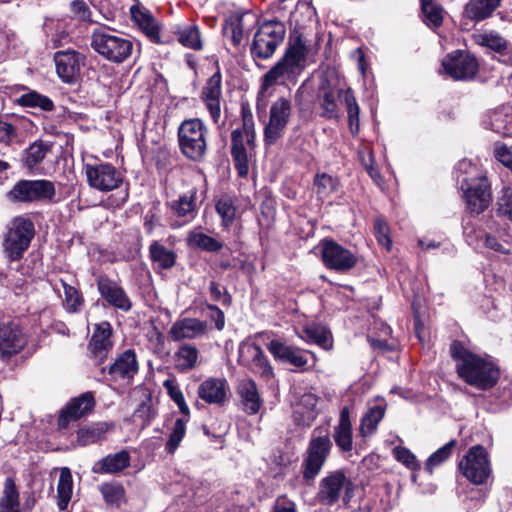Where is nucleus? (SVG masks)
Listing matches in <instances>:
<instances>
[{"label":"nucleus","instance_id":"obj_16","mask_svg":"<svg viewBox=\"0 0 512 512\" xmlns=\"http://www.w3.org/2000/svg\"><path fill=\"white\" fill-rule=\"evenodd\" d=\"M94 407L95 399L92 392H86L71 399L60 412L58 426L67 428L70 422L88 415Z\"/></svg>","mask_w":512,"mask_h":512},{"label":"nucleus","instance_id":"obj_60","mask_svg":"<svg viewBox=\"0 0 512 512\" xmlns=\"http://www.w3.org/2000/svg\"><path fill=\"white\" fill-rule=\"evenodd\" d=\"M393 455L397 459V461L401 462L409 469L415 470L419 467L415 455L405 447H395L393 449Z\"/></svg>","mask_w":512,"mask_h":512},{"label":"nucleus","instance_id":"obj_61","mask_svg":"<svg viewBox=\"0 0 512 512\" xmlns=\"http://www.w3.org/2000/svg\"><path fill=\"white\" fill-rule=\"evenodd\" d=\"M374 231L378 242L389 249L391 246V240L388 236L387 223L383 219L377 218L374 222Z\"/></svg>","mask_w":512,"mask_h":512},{"label":"nucleus","instance_id":"obj_27","mask_svg":"<svg viewBox=\"0 0 512 512\" xmlns=\"http://www.w3.org/2000/svg\"><path fill=\"white\" fill-rule=\"evenodd\" d=\"M236 391L239 395L244 412L249 415H254L259 412L263 401L254 380L250 378L240 380L237 384Z\"/></svg>","mask_w":512,"mask_h":512},{"label":"nucleus","instance_id":"obj_17","mask_svg":"<svg viewBox=\"0 0 512 512\" xmlns=\"http://www.w3.org/2000/svg\"><path fill=\"white\" fill-rule=\"evenodd\" d=\"M85 57L74 51H58L54 55L58 76L66 83H73L80 74Z\"/></svg>","mask_w":512,"mask_h":512},{"label":"nucleus","instance_id":"obj_29","mask_svg":"<svg viewBox=\"0 0 512 512\" xmlns=\"http://www.w3.org/2000/svg\"><path fill=\"white\" fill-rule=\"evenodd\" d=\"M502 0H469L464 7L463 17L479 22L489 18L500 6Z\"/></svg>","mask_w":512,"mask_h":512},{"label":"nucleus","instance_id":"obj_58","mask_svg":"<svg viewBox=\"0 0 512 512\" xmlns=\"http://www.w3.org/2000/svg\"><path fill=\"white\" fill-rule=\"evenodd\" d=\"M216 211L222 218L223 224L225 226H228L233 222L235 218L236 209L230 198H221L216 203Z\"/></svg>","mask_w":512,"mask_h":512},{"label":"nucleus","instance_id":"obj_41","mask_svg":"<svg viewBox=\"0 0 512 512\" xmlns=\"http://www.w3.org/2000/svg\"><path fill=\"white\" fill-rule=\"evenodd\" d=\"M343 89H338L334 91L332 89H326L320 95V107L322 108L321 116L328 119H333L338 117V104L337 99L343 97L344 98Z\"/></svg>","mask_w":512,"mask_h":512},{"label":"nucleus","instance_id":"obj_33","mask_svg":"<svg viewBox=\"0 0 512 512\" xmlns=\"http://www.w3.org/2000/svg\"><path fill=\"white\" fill-rule=\"evenodd\" d=\"M298 75L290 72V68L280 59L261 79V91L285 81H294Z\"/></svg>","mask_w":512,"mask_h":512},{"label":"nucleus","instance_id":"obj_59","mask_svg":"<svg viewBox=\"0 0 512 512\" xmlns=\"http://www.w3.org/2000/svg\"><path fill=\"white\" fill-rule=\"evenodd\" d=\"M65 304L71 312H76L83 304V298L79 291L67 284H64Z\"/></svg>","mask_w":512,"mask_h":512},{"label":"nucleus","instance_id":"obj_34","mask_svg":"<svg viewBox=\"0 0 512 512\" xmlns=\"http://www.w3.org/2000/svg\"><path fill=\"white\" fill-rule=\"evenodd\" d=\"M300 337L307 342H312L328 350L332 347V336L330 331L319 324L306 325L300 334Z\"/></svg>","mask_w":512,"mask_h":512},{"label":"nucleus","instance_id":"obj_49","mask_svg":"<svg viewBox=\"0 0 512 512\" xmlns=\"http://www.w3.org/2000/svg\"><path fill=\"white\" fill-rule=\"evenodd\" d=\"M188 242L204 251L218 252L223 248V243L202 232H193L189 235Z\"/></svg>","mask_w":512,"mask_h":512},{"label":"nucleus","instance_id":"obj_52","mask_svg":"<svg viewBox=\"0 0 512 512\" xmlns=\"http://www.w3.org/2000/svg\"><path fill=\"white\" fill-rule=\"evenodd\" d=\"M224 34L235 47L239 46L244 36L243 16L231 17L224 26Z\"/></svg>","mask_w":512,"mask_h":512},{"label":"nucleus","instance_id":"obj_62","mask_svg":"<svg viewBox=\"0 0 512 512\" xmlns=\"http://www.w3.org/2000/svg\"><path fill=\"white\" fill-rule=\"evenodd\" d=\"M148 340L153 346L154 353L161 354L164 352L165 336L157 327H153L152 330L149 331Z\"/></svg>","mask_w":512,"mask_h":512},{"label":"nucleus","instance_id":"obj_10","mask_svg":"<svg viewBox=\"0 0 512 512\" xmlns=\"http://www.w3.org/2000/svg\"><path fill=\"white\" fill-rule=\"evenodd\" d=\"M291 115V100L280 97L271 104L269 120L264 127V141L266 144L273 145L283 136Z\"/></svg>","mask_w":512,"mask_h":512},{"label":"nucleus","instance_id":"obj_47","mask_svg":"<svg viewBox=\"0 0 512 512\" xmlns=\"http://www.w3.org/2000/svg\"><path fill=\"white\" fill-rule=\"evenodd\" d=\"M344 104L347 110L350 132L353 135H357L359 132L360 108L351 88L346 89L344 92Z\"/></svg>","mask_w":512,"mask_h":512},{"label":"nucleus","instance_id":"obj_36","mask_svg":"<svg viewBox=\"0 0 512 512\" xmlns=\"http://www.w3.org/2000/svg\"><path fill=\"white\" fill-rule=\"evenodd\" d=\"M151 261L160 269H171L176 263V254L158 241H153L149 246Z\"/></svg>","mask_w":512,"mask_h":512},{"label":"nucleus","instance_id":"obj_48","mask_svg":"<svg viewBox=\"0 0 512 512\" xmlns=\"http://www.w3.org/2000/svg\"><path fill=\"white\" fill-rule=\"evenodd\" d=\"M99 490L108 505L120 507L125 502V489L116 482H106L100 485Z\"/></svg>","mask_w":512,"mask_h":512},{"label":"nucleus","instance_id":"obj_13","mask_svg":"<svg viewBox=\"0 0 512 512\" xmlns=\"http://www.w3.org/2000/svg\"><path fill=\"white\" fill-rule=\"evenodd\" d=\"M447 75L454 80L472 79L478 71L476 58L464 51H455L448 54L442 61Z\"/></svg>","mask_w":512,"mask_h":512},{"label":"nucleus","instance_id":"obj_8","mask_svg":"<svg viewBox=\"0 0 512 512\" xmlns=\"http://www.w3.org/2000/svg\"><path fill=\"white\" fill-rule=\"evenodd\" d=\"M285 34L283 22L277 19L264 20L258 27L250 47L253 58L266 60L272 57L283 42Z\"/></svg>","mask_w":512,"mask_h":512},{"label":"nucleus","instance_id":"obj_42","mask_svg":"<svg viewBox=\"0 0 512 512\" xmlns=\"http://www.w3.org/2000/svg\"><path fill=\"white\" fill-rule=\"evenodd\" d=\"M73 492V479L69 468L63 467L60 470V477L57 485L58 506L60 510H65L71 500Z\"/></svg>","mask_w":512,"mask_h":512},{"label":"nucleus","instance_id":"obj_25","mask_svg":"<svg viewBox=\"0 0 512 512\" xmlns=\"http://www.w3.org/2000/svg\"><path fill=\"white\" fill-rule=\"evenodd\" d=\"M267 348L275 359L283 363L291 364L300 369H305V366L308 364L307 352L298 347L272 340L268 343Z\"/></svg>","mask_w":512,"mask_h":512},{"label":"nucleus","instance_id":"obj_35","mask_svg":"<svg viewBox=\"0 0 512 512\" xmlns=\"http://www.w3.org/2000/svg\"><path fill=\"white\" fill-rule=\"evenodd\" d=\"M199 350L192 344H182L175 352V367L181 372H187L196 367Z\"/></svg>","mask_w":512,"mask_h":512},{"label":"nucleus","instance_id":"obj_28","mask_svg":"<svg viewBox=\"0 0 512 512\" xmlns=\"http://www.w3.org/2000/svg\"><path fill=\"white\" fill-rule=\"evenodd\" d=\"M332 437L341 452L346 453L352 451L353 432L348 407H343L341 409L338 423L333 428Z\"/></svg>","mask_w":512,"mask_h":512},{"label":"nucleus","instance_id":"obj_19","mask_svg":"<svg viewBox=\"0 0 512 512\" xmlns=\"http://www.w3.org/2000/svg\"><path fill=\"white\" fill-rule=\"evenodd\" d=\"M222 76L220 71L215 72L206 82L201 92L207 110L214 124L219 125L221 118Z\"/></svg>","mask_w":512,"mask_h":512},{"label":"nucleus","instance_id":"obj_51","mask_svg":"<svg viewBox=\"0 0 512 512\" xmlns=\"http://www.w3.org/2000/svg\"><path fill=\"white\" fill-rule=\"evenodd\" d=\"M19 104L25 107H39L44 111H51L54 108V104L50 98L41 95L36 91L23 94L19 100Z\"/></svg>","mask_w":512,"mask_h":512},{"label":"nucleus","instance_id":"obj_37","mask_svg":"<svg viewBox=\"0 0 512 512\" xmlns=\"http://www.w3.org/2000/svg\"><path fill=\"white\" fill-rule=\"evenodd\" d=\"M196 198L197 192L194 190L181 195L171 203V210L176 216L186 218L189 221L196 215Z\"/></svg>","mask_w":512,"mask_h":512},{"label":"nucleus","instance_id":"obj_1","mask_svg":"<svg viewBox=\"0 0 512 512\" xmlns=\"http://www.w3.org/2000/svg\"><path fill=\"white\" fill-rule=\"evenodd\" d=\"M451 357L456 361V372L467 384L481 390L494 387L499 379V369L490 360L467 349L461 342L450 346Z\"/></svg>","mask_w":512,"mask_h":512},{"label":"nucleus","instance_id":"obj_2","mask_svg":"<svg viewBox=\"0 0 512 512\" xmlns=\"http://www.w3.org/2000/svg\"><path fill=\"white\" fill-rule=\"evenodd\" d=\"M242 126L231 133V156L238 176L245 178L255 147L253 115L248 106L241 108Z\"/></svg>","mask_w":512,"mask_h":512},{"label":"nucleus","instance_id":"obj_63","mask_svg":"<svg viewBox=\"0 0 512 512\" xmlns=\"http://www.w3.org/2000/svg\"><path fill=\"white\" fill-rule=\"evenodd\" d=\"M494 154L496 159L505 166L509 167L512 164V151L507 145L497 143L495 145Z\"/></svg>","mask_w":512,"mask_h":512},{"label":"nucleus","instance_id":"obj_44","mask_svg":"<svg viewBox=\"0 0 512 512\" xmlns=\"http://www.w3.org/2000/svg\"><path fill=\"white\" fill-rule=\"evenodd\" d=\"M313 185L317 196L320 199H326L338 191L340 182L337 177L327 173H317Z\"/></svg>","mask_w":512,"mask_h":512},{"label":"nucleus","instance_id":"obj_30","mask_svg":"<svg viewBox=\"0 0 512 512\" xmlns=\"http://www.w3.org/2000/svg\"><path fill=\"white\" fill-rule=\"evenodd\" d=\"M130 465V454L127 450H121L115 454H109L97 462L94 472L102 474H116Z\"/></svg>","mask_w":512,"mask_h":512},{"label":"nucleus","instance_id":"obj_46","mask_svg":"<svg viewBox=\"0 0 512 512\" xmlns=\"http://www.w3.org/2000/svg\"><path fill=\"white\" fill-rule=\"evenodd\" d=\"M424 22L429 27H439L443 23V8L436 0H420Z\"/></svg>","mask_w":512,"mask_h":512},{"label":"nucleus","instance_id":"obj_40","mask_svg":"<svg viewBox=\"0 0 512 512\" xmlns=\"http://www.w3.org/2000/svg\"><path fill=\"white\" fill-rule=\"evenodd\" d=\"M113 428V425L107 423H97L90 427L81 428L77 433L78 443L87 446L104 439L105 434Z\"/></svg>","mask_w":512,"mask_h":512},{"label":"nucleus","instance_id":"obj_7","mask_svg":"<svg viewBox=\"0 0 512 512\" xmlns=\"http://www.w3.org/2000/svg\"><path fill=\"white\" fill-rule=\"evenodd\" d=\"M35 234L34 223L27 217L17 216L8 226L3 240V250L10 261L23 257Z\"/></svg>","mask_w":512,"mask_h":512},{"label":"nucleus","instance_id":"obj_9","mask_svg":"<svg viewBox=\"0 0 512 512\" xmlns=\"http://www.w3.org/2000/svg\"><path fill=\"white\" fill-rule=\"evenodd\" d=\"M459 473L474 485L486 484L492 475L489 453L482 445L468 449L458 462Z\"/></svg>","mask_w":512,"mask_h":512},{"label":"nucleus","instance_id":"obj_21","mask_svg":"<svg viewBox=\"0 0 512 512\" xmlns=\"http://www.w3.org/2000/svg\"><path fill=\"white\" fill-rule=\"evenodd\" d=\"M208 326L205 321L197 318L185 317L176 320L170 330L169 336L175 342L193 340L206 335Z\"/></svg>","mask_w":512,"mask_h":512},{"label":"nucleus","instance_id":"obj_45","mask_svg":"<svg viewBox=\"0 0 512 512\" xmlns=\"http://www.w3.org/2000/svg\"><path fill=\"white\" fill-rule=\"evenodd\" d=\"M177 40L184 47L192 50H201L203 48L201 34L196 25H186L176 32Z\"/></svg>","mask_w":512,"mask_h":512},{"label":"nucleus","instance_id":"obj_53","mask_svg":"<svg viewBox=\"0 0 512 512\" xmlns=\"http://www.w3.org/2000/svg\"><path fill=\"white\" fill-rule=\"evenodd\" d=\"M253 373L259 375L262 379L268 381L274 377V371L269 363L268 358L265 356L263 350L260 351V355L255 357L251 364L247 366Z\"/></svg>","mask_w":512,"mask_h":512},{"label":"nucleus","instance_id":"obj_23","mask_svg":"<svg viewBox=\"0 0 512 512\" xmlns=\"http://www.w3.org/2000/svg\"><path fill=\"white\" fill-rule=\"evenodd\" d=\"M229 385L224 378L210 377L198 386V397L207 404L222 406L227 400Z\"/></svg>","mask_w":512,"mask_h":512},{"label":"nucleus","instance_id":"obj_39","mask_svg":"<svg viewBox=\"0 0 512 512\" xmlns=\"http://www.w3.org/2000/svg\"><path fill=\"white\" fill-rule=\"evenodd\" d=\"M0 512H21L19 493L14 480L10 477L4 483L3 494L0 498Z\"/></svg>","mask_w":512,"mask_h":512},{"label":"nucleus","instance_id":"obj_12","mask_svg":"<svg viewBox=\"0 0 512 512\" xmlns=\"http://www.w3.org/2000/svg\"><path fill=\"white\" fill-rule=\"evenodd\" d=\"M320 247L322 261L328 269L346 272L357 263V257L350 250L332 239H323L320 242Z\"/></svg>","mask_w":512,"mask_h":512},{"label":"nucleus","instance_id":"obj_4","mask_svg":"<svg viewBox=\"0 0 512 512\" xmlns=\"http://www.w3.org/2000/svg\"><path fill=\"white\" fill-rule=\"evenodd\" d=\"M208 129L199 118L184 120L178 127V145L189 160L201 162L207 153Z\"/></svg>","mask_w":512,"mask_h":512},{"label":"nucleus","instance_id":"obj_43","mask_svg":"<svg viewBox=\"0 0 512 512\" xmlns=\"http://www.w3.org/2000/svg\"><path fill=\"white\" fill-rule=\"evenodd\" d=\"M318 397L313 393H304L296 401L294 414H301L303 422L309 425L316 417L315 408Z\"/></svg>","mask_w":512,"mask_h":512},{"label":"nucleus","instance_id":"obj_55","mask_svg":"<svg viewBox=\"0 0 512 512\" xmlns=\"http://www.w3.org/2000/svg\"><path fill=\"white\" fill-rule=\"evenodd\" d=\"M496 215L512 221V190L505 188L496 202Z\"/></svg>","mask_w":512,"mask_h":512},{"label":"nucleus","instance_id":"obj_22","mask_svg":"<svg viewBox=\"0 0 512 512\" xmlns=\"http://www.w3.org/2000/svg\"><path fill=\"white\" fill-rule=\"evenodd\" d=\"M308 47L302 34L294 33L290 36L288 47L281 60L290 68V72L299 75L305 68Z\"/></svg>","mask_w":512,"mask_h":512},{"label":"nucleus","instance_id":"obj_64","mask_svg":"<svg viewBox=\"0 0 512 512\" xmlns=\"http://www.w3.org/2000/svg\"><path fill=\"white\" fill-rule=\"evenodd\" d=\"M209 293H210V297L213 301L222 302V304L226 305V306L230 305V303H231L230 295L226 292L224 294H222L221 289L216 282H214V281L210 282Z\"/></svg>","mask_w":512,"mask_h":512},{"label":"nucleus","instance_id":"obj_6","mask_svg":"<svg viewBox=\"0 0 512 512\" xmlns=\"http://www.w3.org/2000/svg\"><path fill=\"white\" fill-rule=\"evenodd\" d=\"M333 443L328 432L313 430L302 462V476L306 482L313 481L328 459Z\"/></svg>","mask_w":512,"mask_h":512},{"label":"nucleus","instance_id":"obj_11","mask_svg":"<svg viewBox=\"0 0 512 512\" xmlns=\"http://www.w3.org/2000/svg\"><path fill=\"white\" fill-rule=\"evenodd\" d=\"M84 171L90 187L108 192L118 188L123 175L110 163L85 164Z\"/></svg>","mask_w":512,"mask_h":512},{"label":"nucleus","instance_id":"obj_20","mask_svg":"<svg viewBox=\"0 0 512 512\" xmlns=\"http://www.w3.org/2000/svg\"><path fill=\"white\" fill-rule=\"evenodd\" d=\"M139 370L136 354L133 350L128 349L120 354L117 359L109 366H100L99 371L102 375L106 373L112 380L132 379Z\"/></svg>","mask_w":512,"mask_h":512},{"label":"nucleus","instance_id":"obj_57","mask_svg":"<svg viewBox=\"0 0 512 512\" xmlns=\"http://www.w3.org/2000/svg\"><path fill=\"white\" fill-rule=\"evenodd\" d=\"M478 43L499 53L507 49V41L497 33L479 35Z\"/></svg>","mask_w":512,"mask_h":512},{"label":"nucleus","instance_id":"obj_3","mask_svg":"<svg viewBox=\"0 0 512 512\" xmlns=\"http://www.w3.org/2000/svg\"><path fill=\"white\" fill-rule=\"evenodd\" d=\"M91 47L107 61L119 64L131 56L133 42L115 30L100 27L92 32Z\"/></svg>","mask_w":512,"mask_h":512},{"label":"nucleus","instance_id":"obj_50","mask_svg":"<svg viewBox=\"0 0 512 512\" xmlns=\"http://www.w3.org/2000/svg\"><path fill=\"white\" fill-rule=\"evenodd\" d=\"M456 440H450L444 446L435 451L426 461L425 469L432 474L434 469L445 461H447L452 455L453 448L456 446Z\"/></svg>","mask_w":512,"mask_h":512},{"label":"nucleus","instance_id":"obj_24","mask_svg":"<svg viewBox=\"0 0 512 512\" xmlns=\"http://www.w3.org/2000/svg\"><path fill=\"white\" fill-rule=\"evenodd\" d=\"M97 288L100 295L113 307L123 311L131 308V302L124 289L106 276L97 278Z\"/></svg>","mask_w":512,"mask_h":512},{"label":"nucleus","instance_id":"obj_18","mask_svg":"<svg viewBox=\"0 0 512 512\" xmlns=\"http://www.w3.org/2000/svg\"><path fill=\"white\" fill-rule=\"evenodd\" d=\"M111 335L112 328L109 322H102L96 325L88 349L97 366L103 364L113 347Z\"/></svg>","mask_w":512,"mask_h":512},{"label":"nucleus","instance_id":"obj_5","mask_svg":"<svg viewBox=\"0 0 512 512\" xmlns=\"http://www.w3.org/2000/svg\"><path fill=\"white\" fill-rule=\"evenodd\" d=\"M56 186L47 179H21L7 192V199L16 204L54 203Z\"/></svg>","mask_w":512,"mask_h":512},{"label":"nucleus","instance_id":"obj_54","mask_svg":"<svg viewBox=\"0 0 512 512\" xmlns=\"http://www.w3.org/2000/svg\"><path fill=\"white\" fill-rule=\"evenodd\" d=\"M186 433V420L184 419H176L174 423V427L169 436V439L166 443V450L168 453L173 454L176 449L179 447L182 439L184 438Z\"/></svg>","mask_w":512,"mask_h":512},{"label":"nucleus","instance_id":"obj_32","mask_svg":"<svg viewBox=\"0 0 512 512\" xmlns=\"http://www.w3.org/2000/svg\"><path fill=\"white\" fill-rule=\"evenodd\" d=\"M51 143L37 140L26 148L21 157L22 165L29 171H33L51 150Z\"/></svg>","mask_w":512,"mask_h":512},{"label":"nucleus","instance_id":"obj_26","mask_svg":"<svg viewBox=\"0 0 512 512\" xmlns=\"http://www.w3.org/2000/svg\"><path fill=\"white\" fill-rule=\"evenodd\" d=\"M464 200L466 209L472 213L479 215L483 213L492 200L490 186L486 183H479L468 187L464 192Z\"/></svg>","mask_w":512,"mask_h":512},{"label":"nucleus","instance_id":"obj_31","mask_svg":"<svg viewBox=\"0 0 512 512\" xmlns=\"http://www.w3.org/2000/svg\"><path fill=\"white\" fill-rule=\"evenodd\" d=\"M133 21L154 42L160 41L159 28L154 17L144 8L133 5L130 9Z\"/></svg>","mask_w":512,"mask_h":512},{"label":"nucleus","instance_id":"obj_56","mask_svg":"<svg viewBox=\"0 0 512 512\" xmlns=\"http://www.w3.org/2000/svg\"><path fill=\"white\" fill-rule=\"evenodd\" d=\"M261 347L255 343L242 342L238 349V363L247 367L251 361L260 355Z\"/></svg>","mask_w":512,"mask_h":512},{"label":"nucleus","instance_id":"obj_14","mask_svg":"<svg viewBox=\"0 0 512 512\" xmlns=\"http://www.w3.org/2000/svg\"><path fill=\"white\" fill-rule=\"evenodd\" d=\"M26 343L27 339L18 325L0 322V364L8 363Z\"/></svg>","mask_w":512,"mask_h":512},{"label":"nucleus","instance_id":"obj_38","mask_svg":"<svg viewBox=\"0 0 512 512\" xmlns=\"http://www.w3.org/2000/svg\"><path fill=\"white\" fill-rule=\"evenodd\" d=\"M385 416V406L375 405L364 414L360 423V435L368 437L373 435L378 427V424Z\"/></svg>","mask_w":512,"mask_h":512},{"label":"nucleus","instance_id":"obj_15","mask_svg":"<svg viewBox=\"0 0 512 512\" xmlns=\"http://www.w3.org/2000/svg\"><path fill=\"white\" fill-rule=\"evenodd\" d=\"M351 481L341 470L330 472L319 483L317 498L324 505H334L341 496L344 489L348 490Z\"/></svg>","mask_w":512,"mask_h":512}]
</instances>
